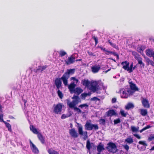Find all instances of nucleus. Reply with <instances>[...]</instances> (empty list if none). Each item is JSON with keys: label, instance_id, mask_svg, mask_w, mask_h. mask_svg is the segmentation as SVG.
Returning a JSON list of instances; mask_svg holds the SVG:
<instances>
[{"label": "nucleus", "instance_id": "obj_11", "mask_svg": "<svg viewBox=\"0 0 154 154\" xmlns=\"http://www.w3.org/2000/svg\"><path fill=\"white\" fill-rule=\"evenodd\" d=\"M61 80H62V77L61 78H56L54 81V84L57 89L58 90L62 86Z\"/></svg>", "mask_w": 154, "mask_h": 154}, {"label": "nucleus", "instance_id": "obj_38", "mask_svg": "<svg viewBox=\"0 0 154 154\" xmlns=\"http://www.w3.org/2000/svg\"><path fill=\"white\" fill-rule=\"evenodd\" d=\"M88 106V105L87 103L81 104L79 106V107L81 109H83L84 108H85V109H86L87 108Z\"/></svg>", "mask_w": 154, "mask_h": 154}, {"label": "nucleus", "instance_id": "obj_16", "mask_svg": "<svg viewBox=\"0 0 154 154\" xmlns=\"http://www.w3.org/2000/svg\"><path fill=\"white\" fill-rule=\"evenodd\" d=\"M146 54L150 57H154V51L151 49H147L146 51Z\"/></svg>", "mask_w": 154, "mask_h": 154}, {"label": "nucleus", "instance_id": "obj_15", "mask_svg": "<svg viewBox=\"0 0 154 154\" xmlns=\"http://www.w3.org/2000/svg\"><path fill=\"white\" fill-rule=\"evenodd\" d=\"M100 69V66L99 65H95L94 66L91 67L92 72L93 73L97 72Z\"/></svg>", "mask_w": 154, "mask_h": 154}, {"label": "nucleus", "instance_id": "obj_25", "mask_svg": "<svg viewBox=\"0 0 154 154\" xmlns=\"http://www.w3.org/2000/svg\"><path fill=\"white\" fill-rule=\"evenodd\" d=\"M76 85L74 82L71 83L68 86V89L71 91H73L75 88Z\"/></svg>", "mask_w": 154, "mask_h": 154}, {"label": "nucleus", "instance_id": "obj_24", "mask_svg": "<svg viewBox=\"0 0 154 154\" xmlns=\"http://www.w3.org/2000/svg\"><path fill=\"white\" fill-rule=\"evenodd\" d=\"M130 88L131 90H134L135 91H138L139 90L138 88L136 87V85L135 84L133 83L132 82L130 83Z\"/></svg>", "mask_w": 154, "mask_h": 154}, {"label": "nucleus", "instance_id": "obj_35", "mask_svg": "<svg viewBox=\"0 0 154 154\" xmlns=\"http://www.w3.org/2000/svg\"><path fill=\"white\" fill-rule=\"evenodd\" d=\"M120 113L122 117H126V116L128 114L127 112H125L124 110H121L120 111Z\"/></svg>", "mask_w": 154, "mask_h": 154}, {"label": "nucleus", "instance_id": "obj_53", "mask_svg": "<svg viewBox=\"0 0 154 154\" xmlns=\"http://www.w3.org/2000/svg\"><path fill=\"white\" fill-rule=\"evenodd\" d=\"M48 66L47 65L43 66L42 67H41L42 69H41V72H42L43 70H45L47 67Z\"/></svg>", "mask_w": 154, "mask_h": 154}, {"label": "nucleus", "instance_id": "obj_62", "mask_svg": "<svg viewBox=\"0 0 154 154\" xmlns=\"http://www.w3.org/2000/svg\"><path fill=\"white\" fill-rule=\"evenodd\" d=\"M145 130L144 128H143L142 129L140 130V133H142L143 131Z\"/></svg>", "mask_w": 154, "mask_h": 154}, {"label": "nucleus", "instance_id": "obj_3", "mask_svg": "<svg viewBox=\"0 0 154 154\" xmlns=\"http://www.w3.org/2000/svg\"><path fill=\"white\" fill-rule=\"evenodd\" d=\"M119 92L122 98H127L130 95L132 94L131 91L128 88L121 89L120 90Z\"/></svg>", "mask_w": 154, "mask_h": 154}, {"label": "nucleus", "instance_id": "obj_42", "mask_svg": "<svg viewBox=\"0 0 154 154\" xmlns=\"http://www.w3.org/2000/svg\"><path fill=\"white\" fill-rule=\"evenodd\" d=\"M66 54V52L63 51H60L59 52L60 56L61 57L65 56Z\"/></svg>", "mask_w": 154, "mask_h": 154}, {"label": "nucleus", "instance_id": "obj_56", "mask_svg": "<svg viewBox=\"0 0 154 154\" xmlns=\"http://www.w3.org/2000/svg\"><path fill=\"white\" fill-rule=\"evenodd\" d=\"M116 101V98H113L112 100V103H114Z\"/></svg>", "mask_w": 154, "mask_h": 154}, {"label": "nucleus", "instance_id": "obj_14", "mask_svg": "<svg viewBox=\"0 0 154 154\" xmlns=\"http://www.w3.org/2000/svg\"><path fill=\"white\" fill-rule=\"evenodd\" d=\"M142 103L143 106L146 108H149L150 107V105L148 100L146 99L143 98L142 100Z\"/></svg>", "mask_w": 154, "mask_h": 154}, {"label": "nucleus", "instance_id": "obj_5", "mask_svg": "<svg viewBox=\"0 0 154 154\" xmlns=\"http://www.w3.org/2000/svg\"><path fill=\"white\" fill-rule=\"evenodd\" d=\"M63 106V105L61 103H58L57 105H54V112L55 114H61Z\"/></svg>", "mask_w": 154, "mask_h": 154}, {"label": "nucleus", "instance_id": "obj_29", "mask_svg": "<svg viewBox=\"0 0 154 154\" xmlns=\"http://www.w3.org/2000/svg\"><path fill=\"white\" fill-rule=\"evenodd\" d=\"M134 107V104L131 103H129L125 106V109L126 110H129L131 109H133Z\"/></svg>", "mask_w": 154, "mask_h": 154}, {"label": "nucleus", "instance_id": "obj_31", "mask_svg": "<svg viewBox=\"0 0 154 154\" xmlns=\"http://www.w3.org/2000/svg\"><path fill=\"white\" fill-rule=\"evenodd\" d=\"M147 109H140V114L143 116H145L147 114Z\"/></svg>", "mask_w": 154, "mask_h": 154}, {"label": "nucleus", "instance_id": "obj_63", "mask_svg": "<svg viewBox=\"0 0 154 154\" xmlns=\"http://www.w3.org/2000/svg\"><path fill=\"white\" fill-rule=\"evenodd\" d=\"M154 150V146L152 147L151 149H150V150L152 151Z\"/></svg>", "mask_w": 154, "mask_h": 154}, {"label": "nucleus", "instance_id": "obj_43", "mask_svg": "<svg viewBox=\"0 0 154 154\" xmlns=\"http://www.w3.org/2000/svg\"><path fill=\"white\" fill-rule=\"evenodd\" d=\"M92 38L94 40L95 44V45H96L98 43V38L94 36H93L92 37Z\"/></svg>", "mask_w": 154, "mask_h": 154}, {"label": "nucleus", "instance_id": "obj_44", "mask_svg": "<svg viewBox=\"0 0 154 154\" xmlns=\"http://www.w3.org/2000/svg\"><path fill=\"white\" fill-rule=\"evenodd\" d=\"M99 122L100 124L105 125V124L106 121L105 119H101L99 120Z\"/></svg>", "mask_w": 154, "mask_h": 154}, {"label": "nucleus", "instance_id": "obj_27", "mask_svg": "<svg viewBox=\"0 0 154 154\" xmlns=\"http://www.w3.org/2000/svg\"><path fill=\"white\" fill-rule=\"evenodd\" d=\"M146 48V47L143 45H141L137 48V51L139 53L141 54L143 53L144 50Z\"/></svg>", "mask_w": 154, "mask_h": 154}, {"label": "nucleus", "instance_id": "obj_30", "mask_svg": "<svg viewBox=\"0 0 154 154\" xmlns=\"http://www.w3.org/2000/svg\"><path fill=\"white\" fill-rule=\"evenodd\" d=\"M47 151L49 154H59L57 151L54 150L52 148L49 149Z\"/></svg>", "mask_w": 154, "mask_h": 154}, {"label": "nucleus", "instance_id": "obj_10", "mask_svg": "<svg viewBox=\"0 0 154 154\" xmlns=\"http://www.w3.org/2000/svg\"><path fill=\"white\" fill-rule=\"evenodd\" d=\"M121 65L123 66L122 68L125 70H126L129 73L130 69L129 62L127 61H123L121 63Z\"/></svg>", "mask_w": 154, "mask_h": 154}, {"label": "nucleus", "instance_id": "obj_59", "mask_svg": "<svg viewBox=\"0 0 154 154\" xmlns=\"http://www.w3.org/2000/svg\"><path fill=\"white\" fill-rule=\"evenodd\" d=\"M99 48H100L101 50H103V51H106V49L105 48H103V47L101 46L99 47Z\"/></svg>", "mask_w": 154, "mask_h": 154}, {"label": "nucleus", "instance_id": "obj_55", "mask_svg": "<svg viewBox=\"0 0 154 154\" xmlns=\"http://www.w3.org/2000/svg\"><path fill=\"white\" fill-rule=\"evenodd\" d=\"M134 136L139 139H141L140 137L137 134H134Z\"/></svg>", "mask_w": 154, "mask_h": 154}, {"label": "nucleus", "instance_id": "obj_13", "mask_svg": "<svg viewBox=\"0 0 154 154\" xmlns=\"http://www.w3.org/2000/svg\"><path fill=\"white\" fill-rule=\"evenodd\" d=\"M30 146L32 151L35 153H38L39 150L36 146L30 140Z\"/></svg>", "mask_w": 154, "mask_h": 154}, {"label": "nucleus", "instance_id": "obj_49", "mask_svg": "<svg viewBox=\"0 0 154 154\" xmlns=\"http://www.w3.org/2000/svg\"><path fill=\"white\" fill-rule=\"evenodd\" d=\"M3 114L2 113H1L0 114V122H4V121L3 119Z\"/></svg>", "mask_w": 154, "mask_h": 154}, {"label": "nucleus", "instance_id": "obj_45", "mask_svg": "<svg viewBox=\"0 0 154 154\" xmlns=\"http://www.w3.org/2000/svg\"><path fill=\"white\" fill-rule=\"evenodd\" d=\"M120 122L121 120L119 118H118L116 119H115L114 121V124L115 125L119 123H120Z\"/></svg>", "mask_w": 154, "mask_h": 154}, {"label": "nucleus", "instance_id": "obj_52", "mask_svg": "<svg viewBox=\"0 0 154 154\" xmlns=\"http://www.w3.org/2000/svg\"><path fill=\"white\" fill-rule=\"evenodd\" d=\"M70 79L71 80H73L74 81H75L76 83H77L79 82V80L78 79H76L75 77H72Z\"/></svg>", "mask_w": 154, "mask_h": 154}, {"label": "nucleus", "instance_id": "obj_6", "mask_svg": "<svg viewBox=\"0 0 154 154\" xmlns=\"http://www.w3.org/2000/svg\"><path fill=\"white\" fill-rule=\"evenodd\" d=\"M90 85V86L88 88L93 92L94 93L98 90L99 85L96 81L91 82Z\"/></svg>", "mask_w": 154, "mask_h": 154}, {"label": "nucleus", "instance_id": "obj_47", "mask_svg": "<svg viewBox=\"0 0 154 154\" xmlns=\"http://www.w3.org/2000/svg\"><path fill=\"white\" fill-rule=\"evenodd\" d=\"M111 54H112L115 56H116L117 60H119V55L117 54L116 53L112 51V52H111Z\"/></svg>", "mask_w": 154, "mask_h": 154}, {"label": "nucleus", "instance_id": "obj_26", "mask_svg": "<svg viewBox=\"0 0 154 154\" xmlns=\"http://www.w3.org/2000/svg\"><path fill=\"white\" fill-rule=\"evenodd\" d=\"M30 130L34 134H37L39 132L37 131L36 128H35L33 125H31L30 127Z\"/></svg>", "mask_w": 154, "mask_h": 154}, {"label": "nucleus", "instance_id": "obj_17", "mask_svg": "<svg viewBox=\"0 0 154 154\" xmlns=\"http://www.w3.org/2000/svg\"><path fill=\"white\" fill-rule=\"evenodd\" d=\"M106 114L107 116L111 117L113 116L116 115L117 114L114 109H110L106 112Z\"/></svg>", "mask_w": 154, "mask_h": 154}, {"label": "nucleus", "instance_id": "obj_23", "mask_svg": "<svg viewBox=\"0 0 154 154\" xmlns=\"http://www.w3.org/2000/svg\"><path fill=\"white\" fill-rule=\"evenodd\" d=\"M83 90L80 87H77L75 88L73 91L74 93L77 94V95L78 96L82 91Z\"/></svg>", "mask_w": 154, "mask_h": 154}, {"label": "nucleus", "instance_id": "obj_19", "mask_svg": "<svg viewBox=\"0 0 154 154\" xmlns=\"http://www.w3.org/2000/svg\"><path fill=\"white\" fill-rule=\"evenodd\" d=\"M75 57L72 56L69 57L67 60H66V63L67 65H69L74 63L75 60Z\"/></svg>", "mask_w": 154, "mask_h": 154}, {"label": "nucleus", "instance_id": "obj_9", "mask_svg": "<svg viewBox=\"0 0 154 154\" xmlns=\"http://www.w3.org/2000/svg\"><path fill=\"white\" fill-rule=\"evenodd\" d=\"M78 132L80 135L83 136V139L84 140H86L88 138L87 132L85 131L83 132L82 127H80L79 128Z\"/></svg>", "mask_w": 154, "mask_h": 154}, {"label": "nucleus", "instance_id": "obj_41", "mask_svg": "<svg viewBox=\"0 0 154 154\" xmlns=\"http://www.w3.org/2000/svg\"><path fill=\"white\" fill-rule=\"evenodd\" d=\"M131 128L133 132H137L138 131L139 127H138L137 128H136L134 126H132L131 127Z\"/></svg>", "mask_w": 154, "mask_h": 154}, {"label": "nucleus", "instance_id": "obj_37", "mask_svg": "<svg viewBox=\"0 0 154 154\" xmlns=\"http://www.w3.org/2000/svg\"><path fill=\"white\" fill-rule=\"evenodd\" d=\"M4 122L5 124L6 127L8 128V130L10 131H11V126L10 124L9 123L5 121H4Z\"/></svg>", "mask_w": 154, "mask_h": 154}, {"label": "nucleus", "instance_id": "obj_33", "mask_svg": "<svg viewBox=\"0 0 154 154\" xmlns=\"http://www.w3.org/2000/svg\"><path fill=\"white\" fill-rule=\"evenodd\" d=\"M125 141L129 144L132 143L134 142L132 138H127L125 140Z\"/></svg>", "mask_w": 154, "mask_h": 154}, {"label": "nucleus", "instance_id": "obj_48", "mask_svg": "<svg viewBox=\"0 0 154 154\" xmlns=\"http://www.w3.org/2000/svg\"><path fill=\"white\" fill-rule=\"evenodd\" d=\"M123 146L124 147V149L125 150H126V151L127 152H128L129 150V146L128 145L126 144V145H123Z\"/></svg>", "mask_w": 154, "mask_h": 154}, {"label": "nucleus", "instance_id": "obj_8", "mask_svg": "<svg viewBox=\"0 0 154 154\" xmlns=\"http://www.w3.org/2000/svg\"><path fill=\"white\" fill-rule=\"evenodd\" d=\"M135 54L134 55L135 58L138 62V64L140 65V67L141 68H144L145 64L143 63L142 58L140 56V55L136 52H135Z\"/></svg>", "mask_w": 154, "mask_h": 154}, {"label": "nucleus", "instance_id": "obj_61", "mask_svg": "<svg viewBox=\"0 0 154 154\" xmlns=\"http://www.w3.org/2000/svg\"><path fill=\"white\" fill-rule=\"evenodd\" d=\"M0 111L1 113L2 112V106L0 104Z\"/></svg>", "mask_w": 154, "mask_h": 154}, {"label": "nucleus", "instance_id": "obj_39", "mask_svg": "<svg viewBox=\"0 0 154 154\" xmlns=\"http://www.w3.org/2000/svg\"><path fill=\"white\" fill-rule=\"evenodd\" d=\"M136 66H133V63H132L130 65V69L129 73H131L135 69Z\"/></svg>", "mask_w": 154, "mask_h": 154}, {"label": "nucleus", "instance_id": "obj_46", "mask_svg": "<svg viewBox=\"0 0 154 154\" xmlns=\"http://www.w3.org/2000/svg\"><path fill=\"white\" fill-rule=\"evenodd\" d=\"M138 143L139 144L143 145L146 146H147V144L145 143L144 141H140Z\"/></svg>", "mask_w": 154, "mask_h": 154}, {"label": "nucleus", "instance_id": "obj_34", "mask_svg": "<svg viewBox=\"0 0 154 154\" xmlns=\"http://www.w3.org/2000/svg\"><path fill=\"white\" fill-rule=\"evenodd\" d=\"M90 94L87 93H84L81 94V98L85 100L86 97L88 95H90Z\"/></svg>", "mask_w": 154, "mask_h": 154}, {"label": "nucleus", "instance_id": "obj_32", "mask_svg": "<svg viewBox=\"0 0 154 154\" xmlns=\"http://www.w3.org/2000/svg\"><path fill=\"white\" fill-rule=\"evenodd\" d=\"M108 42L112 47L117 49H119L118 46H116V44L113 43L110 40H108Z\"/></svg>", "mask_w": 154, "mask_h": 154}, {"label": "nucleus", "instance_id": "obj_7", "mask_svg": "<svg viewBox=\"0 0 154 154\" xmlns=\"http://www.w3.org/2000/svg\"><path fill=\"white\" fill-rule=\"evenodd\" d=\"M107 146L106 147V148L108 151H110L111 150V151L114 150V152H117V146L116 144L112 142H109L107 144Z\"/></svg>", "mask_w": 154, "mask_h": 154}, {"label": "nucleus", "instance_id": "obj_1", "mask_svg": "<svg viewBox=\"0 0 154 154\" xmlns=\"http://www.w3.org/2000/svg\"><path fill=\"white\" fill-rule=\"evenodd\" d=\"M73 99L71 102H70L69 100H67V105L71 109H73L74 110L76 111L78 114L81 113L82 112L81 110L79 108L76 106V105L79 103L81 102V100L79 96L74 95L72 97Z\"/></svg>", "mask_w": 154, "mask_h": 154}, {"label": "nucleus", "instance_id": "obj_40", "mask_svg": "<svg viewBox=\"0 0 154 154\" xmlns=\"http://www.w3.org/2000/svg\"><path fill=\"white\" fill-rule=\"evenodd\" d=\"M57 94L58 96L59 97V98L62 99L63 97V94L62 92L59 90V89L58 90L57 92Z\"/></svg>", "mask_w": 154, "mask_h": 154}, {"label": "nucleus", "instance_id": "obj_2", "mask_svg": "<svg viewBox=\"0 0 154 154\" xmlns=\"http://www.w3.org/2000/svg\"><path fill=\"white\" fill-rule=\"evenodd\" d=\"M75 70V69H67L62 76V80L65 86L67 85L68 79L69 78L70 75L74 73Z\"/></svg>", "mask_w": 154, "mask_h": 154}, {"label": "nucleus", "instance_id": "obj_28", "mask_svg": "<svg viewBox=\"0 0 154 154\" xmlns=\"http://www.w3.org/2000/svg\"><path fill=\"white\" fill-rule=\"evenodd\" d=\"M145 60L147 65L150 64L152 66H154V62L149 58L148 57H146L145 58Z\"/></svg>", "mask_w": 154, "mask_h": 154}, {"label": "nucleus", "instance_id": "obj_21", "mask_svg": "<svg viewBox=\"0 0 154 154\" xmlns=\"http://www.w3.org/2000/svg\"><path fill=\"white\" fill-rule=\"evenodd\" d=\"M37 137L39 140L42 144H44L45 142V138L43 136L42 134L39 132L37 134Z\"/></svg>", "mask_w": 154, "mask_h": 154}, {"label": "nucleus", "instance_id": "obj_54", "mask_svg": "<svg viewBox=\"0 0 154 154\" xmlns=\"http://www.w3.org/2000/svg\"><path fill=\"white\" fill-rule=\"evenodd\" d=\"M41 69L42 68L41 66H38V67L37 69L36 70V72H37L39 71H40L41 72Z\"/></svg>", "mask_w": 154, "mask_h": 154}, {"label": "nucleus", "instance_id": "obj_64", "mask_svg": "<svg viewBox=\"0 0 154 154\" xmlns=\"http://www.w3.org/2000/svg\"><path fill=\"white\" fill-rule=\"evenodd\" d=\"M93 99H95V100H97V99H98V98L96 97H94L93 98Z\"/></svg>", "mask_w": 154, "mask_h": 154}, {"label": "nucleus", "instance_id": "obj_12", "mask_svg": "<svg viewBox=\"0 0 154 154\" xmlns=\"http://www.w3.org/2000/svg\"><path fill=\"white\" fill-rule=\"evenodd\" d=\"M69 134L72 137L74 138H76L78 136V134L74 128L69 130Z\"/></svg>", "mask_w": 154, "mask_h": 154}, {"label": "nucleus", "instance_id": "obj_4", "mask_svg": "<svg viewBox=\"0 0 154 154\" xmlns=\"http://www.w3.org/2000/svg\"><path fill=\"white\" fill-rule=\"evenodd\" d=\"M85 127V129L88 131H91L93 129L97 130L99 129V127L97 124H92L88 122L86 123Z\"/></svg>", "mask_w": 154, "mask_h": 154}, {"label": "nucleus", "instance_id": "obj_60", "mask_svg": "<svg viewBox=\"0 0 154 154\" xmlns=\"http://www.w3.org/2000/svg\"><path fill=\"white\" fill-rule=\"evenodd\" d=\"M23 101L24 103V106H26V103L27 101L26 100H25V99H23Z\"/></svg>", "mask_w": 154, "mask_h": 154}, {"label": "nucleus", "instance_id": "obj_50", "mask_svg": "<svg viewBox=\"0 0 154 154\" xmlns=\"http://www.w3.org/2000/svg\"><path fill=\"white\" fill-rule=\"evenodd\" d=\"M87 53L88 55L90 56H94L95 55L93 53L91 52L88 51H87Z\"/></svg>", "mask_w": 154, "mask_h": 154}, {"label": "nucleus", "instance_id": "obj_58", "mask_svg": "<svg viewBox=\"0 0 154 154\" xmlns=\"http://www.w3.org/2000/svg\"><path fill=\"white\" fill-rule=\"evenodd\" d=\"M151 126L150 125H147L146 127H144V128L145 129V130H146L148 129H149L150 128Z\"/></svg>", "mask_w": 154, "mask_h": 154}, {"label": "nucleus", "instance_id": "obj_20", "mask_svg": "<svg viewBox=\"0 0 154 154\" xmlns=\"http://www.w3.org/2000/svg\"><path fill=\"white\" fill-rule=\"evenodd\" d=\"M91 82L88 80L84 79L82 80L81 82L82 84L85 87L88 88Z\"/></svg>", "mask_w": 154, "mask_h": 154}, {"label": "nucleus", "instance_id": "obj_51", "mask_svg": "<svg viewBox=\"0 0 154 154\" xmlns=\"http://www.w3.org/2000/svg\"><path fill=\"white\" fill-rule=\"evenodd\" d=\"M154 139V135H152L148 138L149 141H150Z\"/></svg>", "mask_w": 154, "mask_h": 154}, {"label": "nucleus", "instance_id": "obj_18", "mask_svg": "<svg viewBox=\"0 0 154 154\" xmlns=\"http://www.w3.org/2000/svg\"><path fill=\"white\" fill-rule=\"evenodd\" d=\"M104 145L101 143H100L97 146V150L98 153H100L101 152L105 149L104 147Z\"/></svg>", "mask_w": 154, "mask_h": 154}, {"label": "nucleus", "instance_id": "obj_57", "mask_svg": "<svg viewBox=\"0 0 154 154\" xmlns=\"http://www.w3.org/2000/svg\"><path fill=\"white\" fill-rule=\"evenodd\" d=\"M105 52H106L105 54L107 55H109L111 54V52H112V51H109L106 50Z\"/></svg>", "mask_w": 154, "mask_h": 154}, {"label": "nucleus", "instance_id": "obj_22", "mask_svg": "<svg viewBox=\"0 0 154 154\" xmlns=\"http://www.w3.org/2000/svg\"><path fill=\"white\" fill-rule=\"evenodd\" d=\"M92 146H94L95 145L93 143H91L89 140H87L86 143V148L89 150H90V149L92 148Z\"/></svg>", "mask_w": 154, "mask_h": 154}, {"label": "nucleus", "instance_id": "obj_36", "mask_svg": "<svg viewBox=\"0 0 154 154\" xmlns=\"http://www.w3.org/2000/svg\"><path fill=\"white\" fill-rule=\"evenodd\" d=\"M71 115V114H63L61 117V119H64L67 118L69 117Z\"/></svg>", "mask_w": 154, "mask_h": 154}]
</instances>
